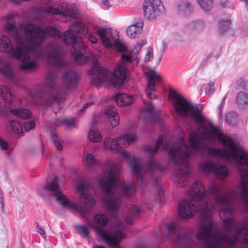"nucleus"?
I'll return each mask as SVG.
<instances>
[{"mask_svg": "<svg viewBox=\"0 0 248 248\" xmlns=\"http://www.w3.org/2000/svg\"><path fill=\"white\" fill-rule=\"evenodd\" d=\"M170 96L173 99V106L178 116L190 118L199 124L196 132L189 135V143H185L184 137L179 139V145L169 148L168 144L161 147L163 151H168L170 159L173 163L178 186L187 185L190 175L189 157L194 154L202 156L206 155L219 157L234 162L236 168L242 176V186L248 180V152L224 135L215 127L202 112L201 107L192 104L174 90H171Z\"/></svg>", "mask_w": 248, "mask_h": 248, "instance_id": "1", "label": "nucleus"}, {"mask_svg": "<svg viewBox=\"0 0 248 248\" xmlns=\"http://www.w3.org/2000/svg\"><path fill=\"white\" fill-rule=\"evenodd\" d=\"M4 28L7 33L16 41V46L13 50V44L9 38L3 35L0 39V51L11 53L12 57L22 62L20 66L25 71L36 69L37 64L30 61L29 53L37 57L46 59L55 67L62 66L64 62L60 45L52 42L48 45L46 49H43L39 45V40L44 34L42 29L32 23L20 24L17 27L15 24L7 23Z\"/></svg>", "mask_w": 248, "mask_h": 248, "instance_id": "2", "label": "nucleus"}, {"mask_svg": "<svg viewBox=\"0 0 248 248\" xmlns=\"http://www.w3.org/2000/svg\"><path fill=\"white\" fill-rule=\"evenodd\" d=\"M120 154L122 157L127 160L133 172L136 175L138 184L125 182L118 178L121 168L120 163L110 160L106 161L104 167L109 170L98 178V182L104 192L102 201L107 210L111 212H115L119 209L122 205L123 196L132 195L137 187H141L146 183L144 172L141 169V160L132 156L126 151H121Z\"/></svg>", "mask_w": 248, "mask_h": 248, "instance_id": "3", "label": "nucleus"}, {"mask_svg": "<svg viewBox=\"0 0 248 248\" xmlns=\"http://www.w3.org/2000/svg\"><path fill=\"white\" fill-rule=\"evenodd\" d=\"M44 34L39 40V45L44 49L41 45L42 41L46 34L56 36L59 38H63L64 43L66 45H72L71 53L75 57L76 62L78 64H83L88 59L95 60L96 56L91 52L88 47L80 40L86 35L88 30L85 25L81 22H76L68 30L65 31L62 35L57 29L49 27L42 30Z\"/></svg>", "mask_w": 248, "mask_h": 248, "instance_id": "4", "label": "nucleus"}, {"mask_svg": "<svg viewBox=\"0 0 248 248\" xmlns=\"http://www.w3.org/2000/svg\"><path fill=\"white\" fill-rule=\"evenodd\" d=\"M143 44L144 41H140L136 44L128 55L123 54L121 61L116 65L113 73L108 69L102 68L94 61L92 69L89 71L93 83L97 86L108 80L114 87L122 85L128 74L127 64L131 63L136 65L138 63V54Z\"/></svg>", "mask_w": 248, "mask_h": 248, "instance_id": "5", "label": "nucleus"}, {"mask_svg": "<svg viewBox=\"0 0 248 248\" xmlns=\"http://www.w3.org/2000/svg\"><path fill=\"white\" fill-rule=\"evenodd\" d=\"M42 188L51 192L50 195L54 196L56 201L62 207L72 209L76 211H80L82 215L88 210V208L93 206L95 202L93 198L84 192L86 188V184L84 182H79L77 188L78 191L81 193L79 195V200L81 203L84 204V206L78 205L68 200L66 196L61 192L62 190L59 186L57 177L50 183H47L45 186H43Z\"/></svg>", "mask_w": 248, "mask_h": 248, "instance_id": "6", "label": "nucleus"}, {"mask_svg": "<svg viewBox=\"0 0 248 248\" xmlns=\"http://www.w3.org/2000/svg\"><path fill=\"white\" fill-rule=\"evenodd\" d=\"M96 224L94 225L96 232L103 241L112 248H119L118 244L125 237L123 232L124 225L118 222L114 226L108 230L104 228L108 221V218L104 215L97 214L94 217Z\"/></svg>", "mask_w": 248, "mask_h": 248, "instance_id": "7", "label": "nucleus"}, {"mask_svg": "<svg viewBox=\"0 0 248 248\" xmlns=\"http://www.w3.org/2000/svg\"><path fill=\"white\" fill-rule=\"evenodd\" d=\"M56 75L50 73L46 77L47 84L52 88L50 94L46 93L42 89H31L29 94L34 103L43 106H50L52 103H60L62 101L66 94L65 91H61L57 87H55L54 82L56 79Z\"/></svg>", "mask_w": 248, "mask_h": 248, "instance_id": "8", "label": "nucleus"}, {"mask_svg": "<svg viewBox=\"0 0 248 248\" xmlns=\"http://www.w3.org/2000/svg\"><path fill=\"white\" fill-rule=\"evenodd\" d=\"M169 232V238L179 248H202L199 243L187 237L184 233L182 226L177 222L166 224Z\"/></svg>", "mask_w": 248, "mask_h": 248, "instance_id": "9", "label": "nucleus"}, {"mask_svg": "<svg viewBox=\"0 0 248 248\" xmlns=\"http://www.w3.org/2000/svg\"><path fill=\"white\" fill-rule=\"evenodd\" d=\"M96 33L99 36L103 44L106 47L114 46L121 52L126 50V46L118 40V33L109 28H99Z\"/></svg>", "mask_w": 248, "mask_h": 248, "instance_id": "10", "label": "nucleus"}, {"mask_svg": "<svg viewBox=\"0 0 248 248\" xmlns=\"http://www.w3.org/2000/svg\"><path fill=\"white\" fill-rule=\"evenodd\" d=\"M137 137L135 134L123 135L118 138H106L103 140L104 149L113 153H116L120 148L127 146L129 143L136 141Z\"/></svg>", "mask_w": 248, "mask_h": 248, "instance_id": "11", "label": "nucleus"}, {"mask_svg": "<svg viewBox=\"0 0 248 248\" xmlns=\"http://www.w3.org/2000/svg\"><path fill=\"white\" fill-rule=\"evenodd\" d=\"M45 11L49 14L61 15L63 17H72L77 12V8L74 4H68L64 1H59L52 6L46 7Z\"/></svg>", "mask_w": 248, "mask_h": 248, "instance_id": "12", "label": "nucleus"}, {"mask_svg": "<svg viewBox=\"0 0 248 248\" xmlns=\"http://www.w3.org/2000/svg\"><path fill=\"white\" fill-rule=\"evenodd\" d=\"M161 0H145L143 6L144 16L149 20H154L163 12Z\"/></svg>", "mask_w": 248, "mask_h": 248, "instance_id": "13", "label": "nucleus"}, {"mask_svg": "<svg viewBox=\"0 0 248 248\" xmlns=\"http://www.w3.org/2000/svg\"><path fill=\"white\" fill-rule=\"evenodd\" d=\"M199 168L204 173L211 172L220 179H224L229 175V170L226 167L222 165H217L211 161H205L199 164Z\"/></svg>", "mask_w": 248, "mask_h": 248, "instance_id": "14", "label": "nucleus"}, {"mask_svg": "<svg viewBox=\"0 0 248 248\" xmlns=\"http://www.w3.org/2000/svg\"><path fill=\"white\" fill-rule=\"evenodd\" d=\"M148 77L147 86L145 89V93L148 98L152 99L157 98L158 95L154 92L156 91L155 84H158L162 81L161 76L155 70H151L146 73Z\"/></svg>", "mask_w": 248, "mask_h": 248, "instance_id": "15", "label": "nucleus"}, {"mask_svg": "<svg viewBox=\"0 0 248 248\" xmlns=\"http://www.w3.org/2000/svg\"><path fill=\"white\" fill-rule=\"evenodd\" d=\"M79 79L78 74L74 70H69L63 73V83L66 89L71 90L74 88L77 85Z\"/></svg>", "mask_w": 248, "mask_h": 248, "instance_id": "16", "label": "nucleus"}, {"mask_svg": "<svg viewBox=\"0 0 248 248\" xmlns=\"http://www.w3.org/2000/svg\"><path fill=\"white\" fill-rule=\"evenodd\" d=\"M205 27V23L203 20L191 21L185 25L184 31L186 34L192 35L201 31Z\"/></svg>", "mask_w": 248, "mask_h": 248, "instance_id": "17", "label": "nucleus"}, {"mask_svg": "<svg viewBox=\"0 0 248 248\" xmlns=\"http://www.w3.org/2000/svg\"><path fill=\"white\" fill-rule=\"evenodd\" d=\"M0 73L14 84L16 83V79L12 66L2 58H0Z\"/></svg>", "mask_w": 248, "mask_h": 248, "instance_id": "18", "label": "nucleus"}, {"mask_svg": "<svg viewBox=\"0 0 248 248\" xmlns=\"http://www.w3.org/2000/svg\"><path fill=\"white\" fill-rule=\"evenodd\" d=\"M105 114L108 118V122L113 127L118 125L119 118L115 107L111 106L107 107L105 109Z\"/></svg>", "mask_w": 248, "mask_h": 248, "instance_id": "19", "label": "nucleus"}, {"mask_svg": "<svg viewBox=\"0 0 248 248\" xmlns=\"http://www.w3.org/2000/svg\"><path fill=\"white\" fill-rule=\"evenodd\" d=\"M115 101L119 106L129 105L135 101V97L126 93H119L114 97Z\"/></svg>", "mask_w": 248, "mask_h": 248, "instance_id": "20", "label": "nucleus"}, {"mask_svg": "<svg viewBox=\"0 0 248 248\" xmlns=\"http://www.w3.org/2000/svg\"><path fill=\"white\" fill-rule=\"evenodd\" d=\"M176 10L179 15L188 16L192 13L193 9L190 2L182 1L178 4Z\"/></svg>", "mask_w": 248, "mask_h": 248, "instance_id": "21", "label": "nucleus"}, {"mask_svg": "<svg viewBox=\"0 0 248 248\" xmlns=\"http://www.w3.org/2000/svg\"><path fill=\"white\" fill-rule=\"evenodd\" d=\"M163 140V137L161 135L158 136L155 146L145 145L143 147L144 152L150 156H154L162 144Z\"/></svg>", "mask_w": 248, "mask_h": 248, "instance_id": "22", "label": "nucleus"}, {"mask_svg": "<svg viewBox=\"0 0 248 248\" xmlns=\"http://www.w3.org/2000/svg\"><path fill=\"white\" fill-rule=\"evenodd\" d=\"M140 210L135 205H131L126 214L125 220L128 223H131L133 220L139 217Z\"/></svg>", "mask_w": 248, "mask_h": 248, "instance_id": "23", "label": "nucleus"}, {"mask_svg": "<svg viewBox=\"0 0 248 248\" xmlns=\"http://www.w3.org/2000/svg\"><path fill=\"white\" fill-rule=\"evenodd\" d=\"M142 31V25L135 24L130 26L126 29L127 35L131 38L138 37Z\"/></svg>", "mask_w": 248, "mask_h": 248, "instance_id": "24", "label": "nucleus"}, {"mask_svg": "<svg viewBox=\"0 0 248 248\" xmlns=\"http://www.w3.org/2000/svg\"><path fill=\"white\" fill-rule=\"evenodd\" d=\"M10 112L12 115L23 119H27L31 115V111L26 108H17L11 109Z\"/></svg>", "mask_w": 248, "mask_h": 248, "instance_id": "25", "label": "nucleus"}, {"mask_svg": "<svg viewBox=\"0 0 248 248\" xmlns=\"http://www.w3.org/2000/svg\"><path fill=\"white\" fill-rule=\"evenodd\" d=\"M236 103L242 109L248 110V95L244 92L239 93L236 96Z\"/></svg>", "mask_w": 248, "mask_h": 248, "instance_id": "26", "label": "nucleus"}, {"mask_svg": "<svg viewBox=\"0 0 248 248\" xmlns=\"http://www.w3.org/2000/svg\"><path fill=\"white\" fill-rule=\"evenodd\" d=\"M95 123L96 121H93L89 132L88 138L90 141L98 142L102 140V137L98 130L93 126Z\"/></svg>", "mask_w": 248, "mask_h": 248, "instance_id": "27", "label": "nucleus"}, {"mask_svg": "<svg viewBox=\"0 0 248 248\" xmlns=\"http://www.w3.org/2000/svg\"><path fill=\"white\" fill-rule=\"evenodd\" d=\"M0 92L2 97L6 104H11L13 96H12L9 89L5 86H1Z\"/></svg>", "mask_w": 248, "mask_h": 248, "instance_id": "28", "label": "nucleus"}, {"mask_svg": "<svg viewBox=\"0 0 248 248\" xmlns=\"http://www.w3.org/2000/svg\"><path fill=\"white\" fill-rule=\"evenodd\" d=\"M147 168L151 172L156 170L162 171L163 170L160 164L157 161L152 159H150L148 162Z\"/></svg>", "mask_w": 248, "mask_h": 248, "instance_id": "29", "label": "nucleus"}, {"mask_svg": "<svg viewBox=\"0 0 248 248\" xmlns=\"http://www.w3.org/2000/svg\"><path fill=\"white\" fill-rule=\"evenodd\" d=\"M201 8L205 11H208L213 6V0H197Z\"/></svg>", "mask_w": 248, "mask_h": 248, "instance_id": "30", "label": "nucleus"}, {"mask_svg": "<svg viewBox=\"0 0 248 248\" xmlns=\"http://www.w3.org/2000/svg\"><path fill=\"white\" fill-rule=\"evenodd\" d=\"M147 106V108L145 112V117H148L149 119H151L152 115L155 114L157 115L159 112V109H155L154 106L152 104L147 105L146 102H144Z\"/></svg>", "mask_w": 248, "mask_h": 248, "instance_id": "31", "label": "nucleus"}, {"mask_svg": "<svg viewBox=\"0 0 248 248\" xmlns=\"http://www.w3.org/2000/svg\"><path fill=\"white\" fill-rule=\"evenodd\" d=\"M231 21L229 19L221 20L218 23V30L219 31L223 33L227 31L230 27Z\"/></svg>", "mask_w": 248, "mask_h": 248, "instance_id": "32", "label": "nucleus"}, {"mask_svg": "<svg viewBox=\"0 0 248 248\" xmlns=\"http://www.w3.org/2000/svg\"><path fill=\"white\" fill-rule=\"evenodd\" d=\"M75 228L78 232L81 235H83L86 238H88L89 236V231L87 227L84 225H76Z\"/></svg>", "mask_w": 248, "mask_h": 248, "instance_id": "33", "label": "nucleus"}, {"mask_svg": "<svg viewBox=\"0 0 248 248\" xmlns=\"http://www.w3.org/2000/svg\"><path fill=\"white\" fill-rule=\"evenodd\" d=\"M10 126L13 131L16 134H20L22 132L23 127L20 123L14 121H11Z\"/></svg>", "mask_w": 248, "mask_h": 248, "instance_id": "34", "label": "nucleus"}, {"mask_svg": "<svg viewBox=\"0 0 248 248\" xmlns=\"http://www.w3.org/2000/svg\"><path fill=\"white\" fill-rule=\"evenodd\" d=\"M85 161L87 166L91 168L94 167L97 164V160L91 154H88L87 155Z\"/></svg>", "mask_w": 248, "mask_h": 248, "instance_id": "35", "label": "nucleus"}, {"mask_svg": "<svg viewBox=\"0 0 248 248\" xmlns=\"http://www.w3.org/2000/svg\"><path fill=\"white\" fill-rule=\"evenodd\" d=\"M236 115L233 113H229L226 115V122L229 124L232 125L235 122Z\"/></svg>", "mask_w": 248, "mask_h": 248, "instance_id": "36", "label": "nucleus"}, {"mask_svg": "<svg viewBox=\"0 0 248 248\" xmlns=\"http://www.w3.org/2000/svg\"><path fill=\"white\" fill-rule=\"evenodd\" d=\"M51 139L56 147L59 150H62V146L58 140V138L56 133L51 134Z\"/></svg>", "mask_w": 248, "mask_h": 248, "instance_id": "37", "label": "nucleus"}, {"mask_svg": "<svg viewBox=\"0 0 248 248\" xmlns=\"http://www.w3.org/2000/svg\"><path fill=\"white\" fill-rule=\"evenodd\" d=\"M63 124L66 125L67 127L71 128L75 126V122L74 118H64L63 120Z\"/></svg>", "mask_w": 248, "mask_h": 248, "instance_id": "38", "label": "nucleus"}, {"mask_svg": "<svg viewBox=\"0 0 248 248\" xmlns=\"http://www.w3.org/2000/svg\"><path fill=\"white\" fill-rule=\"evenodd\" d=\"M214 82L210 81L205 87V92L206 94H209L214 90Z\"/></svg>", "mask_w": 248, "mask_h": 248, "instance_id": "39", "label": "nucleus"}, {"mask_svg": "<svg viewBox=\"0 0 248 248\" xmlns=\"http://www.w3.org/2000/svg\"><path fill=\"white\" fill-rule=\"evenodd\" d=\"M24 126L25 130L28 131L34 128L35 126V123L33 121L26 122L24 124Z\"/></svg>", "mask_w": 248, "mask_h": 248, "instance_id": "40", "label": "nucleus"}, {"mask_svg": "<svg viewBox=\"0 0 248 248\" xmlns=\"http://www.w3.org/2000/svg\"><path fill=\"white\" fill-rule=\"evenodd\" d=\"M153 52L152 48H149L146 53L145 57V61L149 62L153 59Z\"/></svg>", "mask_w": 248, "mask_h": 248, "instance_id": "41", "label": "nucleus"}, {"mask_svg": "<svg viewBox=\"0 0 248 248\" xmlns=\"http://www.w3.org/2000/svg\"><path fill=\"white\" fill-rule=\"evenodd\" d=\"M87 38L88 40L93 44H95L97 43V38L91 33L87 34Z\"/></svg>", "mask_w": 248, "mask_h": 248, "instance_id": "42", "label": "nucleus"}, {"mask_svg": "<svg viewBox=\"0 0 248 248\" xmlns=\"http://www.w3.org/2000/svg\"><path fill=\"white\" fill-rule=\"evenodd\" d=\"M0 148L3 150H5L8 148V143L7 142L1 138H0Z\"/></svg>", "mask_w": 248, "mask_h": 248, "instance_id": "43", "label": "nucleus"}, {"mask_svg": "<svg viewBox=\"0 0 248 248\" xmlns=\"http://www.w3.org/2000/svg\"><path fill=\"white\" fill-rule=\"evenodd\" d=\"M217 3L221 8H224L228 4V0H216Z\"/></svg>", "mask_w": 248, "mask_h": 248, "instance_id": "44", "label": "nucleus"}, {"mask_svg": "<svg viewBox=\"0 0 248 248\" xmlns=\"http://www.w3.org/2000/svg\"><path fill=\"white\" fill-rule=\"evenodd\" d=\"M245 79L243 78H240L236 81V85L240 87H243L245 85Z\"/></svg>", "mask_w": 248, "mask_h": 248, "instance_id": "45", "label": "nucleus"}, {"mask_svg": "<svg viewBox=\"0 0 248 248\" xmlns=\"http://www.w3.org/2000/svg\"><path fill=\"white\" fill-rule=\"evenodd\" d=\"M225 98H226V97L224 96L223 98L222 102H221L220 106L218 108V113H219L220 116H221V115L222 114V109H223V108L224 106V104H225L224 102H225Z\"/></svg>", "mask_w": 248, "mask_h": 248, "instance_id": "46", "label": "nucleus"}, {"mask_svg": "<svg viewBox=\"0 0 248 248\" xmlns=\"http://www.w3.org/2000/svg\"><path fill=\"white\" fill-rule=\"evenodd\" d=\"M64 118H57L55 121V124L57 126H59L61 124H63V120Z\"/></svg>", "mask_w": 248, "mask_h": 248, "instance_id": "47", "label": "nucleus"}, {"mask_svg": "<svg viewBox=\"0 0 248 248\" xmlns=\"http://www.w3.org/2000/svg\"><path fill=\"white\" fill-rule=\"evenodd\" d=\"M93 104V102H88V103H85L83 106L81 108L80 111H81V112H83L85 111V110L87 108H88L89 106H91V105H92Z\"/></svg>", "mask_w": 248, "mask_h": 248, "instance_id": "48", "label": "nucleus"}, {"mask_svg": "<svg viewBox=\"0 0 248 248\" xmlns=\"http://www.w3.org/2000/svg\"><path fill=\"white\" fill-rule=\"evenodd\" d=\"M37 224V227L38 228V232L42 236H43L45 234V231L43 230V229L38 225L37 223H36Z\"/></svg>", "mask_w": 248, "mask_h": 248, "instance_id": "49", "label": "nucleus"}, {"mask_svg": "<svg viewBox=\"0 0 248 248\" xmlns=\"http://www.w3.org/2000/svg\"><path fill=\"white\" fill-rule=\"evenodd\" d=\"M102 1L103 5L107 8L111 7V5L110 4L109 0H102Z\"/></svg>", "mask_w": 248, "mask_h": 248, "instance_id": "50", "label": "nucleus"}, {"mask_svg": "<svg viewBox=\"0 0 248 248\" xmlns=\"http://www.w3.org/2000/svg\"><path fill=\"white\" fill-rule=\"evenodd\" d=\"M0 203L1 204L2 208H4V203H3V196L2 195L1 192L0 191Z\"/></svg>", "mask_w": 248, "mask_h": 248, "instance_id": "51", "label": "nucleus"}, {"mask_svg": "<svg viewBox=\"0 0 248 248\" xmlns=\"http://www.w3.org/2000/svg\"><path fill=\"white\" fill-rule=\"evenodd\" d=\"M12 17H13V16L11 15L6 16L3 17V19L4 20H9V19H10L11 18H12Z\"/></svg>", "mask_w": 248, "mask_h": 248, "instance_id": "52", "label": "nucleus"}, {"mask_svg": "<svg viewBox=\"0 0 248 248\" xmlns=\"http://www.w3.org/2000/svg\"><path fill=\"white\" fill-rule=\"evenodd\" d=\"M137 248H151L148 246L143 245V246H141L140 247H139Z\"/></svg>", "mask_w": 248, "mask_h": 248, "instance_id": "53", "label": "nucleus"}, {"mask_svg": "<svg viewBox=\"0 0 248 248\" xmlns=\"http://www.w3.org/2000/svg\"><path fill=\"white\" fill-rule=\"evenodd\" d=\"M98 248H105L103 246H98Z\"/></svg>", "mask_w": 248, "mask_h": 248, "instance_id": "54", "label": "nucleus"}, {"mask_svg": "<svg viewBox=\"0 0 248 248\" xmlns=\"http://www.w3.org/2000/svg\"><path fill=\"white\" fill-rule=\"evenodd\" d=\"M161 58H162V56H160V58L159 61V62L160 61Z\"/></svg>", "mask_w": 248, "mask_h": 248, "instance_id": "55", "label": "nucleus"}, {"mask_svg": "<svg viewBox=\"0 0 248 248\" xmlns=\"http://www.w3.org/2000/svg\"><path fill=\"white\" fill-rule=\"evenodd\" d=\"M91 225H93V223H91Z\"/></svg>", "mask_w": 248, "mask_h": 248, "instance_id": "56", "label": "nucleus"}]
</instances>
